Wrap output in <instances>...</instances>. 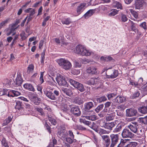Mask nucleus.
I'll return each mask as SVG.
<instances>
[{
  "label": "nucleus",
  "mask_w": 147,
  "mask_h": 147,
  "mask_svg": "<svg viewBox=\"0 0 147 147\" xmlns=\"http://www.w3.org/2000/svg\"><path fill=\"white\" fill-rule=\"evenodd\" d=\"M49 80H47V82L48 84L51 86H53L55 84L54 82L55 81L53 77L49 76Z\"/></svg>",
  "instance_id": "nucleus-30"
},
{
  "label": "nucleus",
  "mask_w": 147,
  "mask_h": 147,
  "mask_svg": "<svg viewBox=\"0 0 147 147\" xmlns=\"http://www.w3.org/2000/svg\"><path fill=\"white\" fill-rule=\"evenodd\" d=\"M121 129V127L120 126H118L114 129L113 132L114 133H117L120 131Z\"/></svg>",
  "instance_id": "nucleus-51"
},
{
  "label": "nucleus",
  "mask_w": 147,
  "mask_h": 147,
  "mask_svg": "<svg viewBox=\"0 0 147 147\" xmlns=\"http://www.w3.org/2000/svg\"><path fill=\"white\" fill-rule=\"evenodd\" d=\"M49 120L51 123L52 124L55 125L56 124V121L55 119L50 117H48Z\"/></svg>",
  "instance_id": "nucleus-49"
},
{
  "label": "nucleus",
  "mask_w": 147,
  "mask_h": 147,
  "mask_svg": "<svg viewBox=\"0 0 147 147\" xmlns=\"http://www.w3.org/2000/svg\"><path fill=\"white\" fill-rule=\"evenodd\" d=\"M71 72L74 75H77L80 73V71L78 69H74Z\"/></svg>",
  "instance_id": "nucleus-58"
},
{
  "label": "nucleus",
  "mask_w": 147,
  "mask_h": 147,
  "mask_svg": "<svg viewBox=\"0 0 147 147\" xmlns=\"http://www.w3.org/2000/svg\"><path fill=\"white\" fill-rule=\"evenodd\" d=\"M96 100L98 102H101L107 100V98L105 96H103L97 98Z\"/></svg>",
  "instance_id": "nucleus-42"
},
{
  "label": "nucleus",
  "mask_w": 147,
  "mask_h": 147,
  "mask_svg": "<svg viewBox=\"0 0 147 147\" xmlns=\"http://www.w3.org/2000/svg\"><path fill=\"white\" fill-rule=\"evenodd\" d=\"M94 107V104L92 102L86 103L84 105V107L85 110H89Z\"/></svg>",
  "instance_id": "nucleus-17"
},
{
  "label": "nucleus",
  "mask_w": 147,
  "mask_h": 147,
  "mask_svg": "<svg viewBox=\"0 0 147 147\" xmlns=\"http://www.w3.org/2000/svg\"><path fill=\"white\" fill-rule=\"evenodd\" d=\"M74 87L76 88L78 90L81 92H83L85 90L84 88L83 85L82 84L78 82L77 83L76 86Z\"/></svg>",
  "instance_id": "nucleus-24"
},
{
  "label": "nucleus",
  "mask_w": 147,
  "mask_h": 147,
  "mask_svg": "<svg viewBox=\"0 0 147 147\" xmlns=\"http://www.w3.org/2000/svg\"><path fill=\"white\" fill-rule=\"evenodd\" d=\"M143 81V80L142 78H140L138 82L130 81L129 84L133 86H134L135 87H138L139 86H140L142 85V83Z\"/></svg>",
  "instance_id": "nucleus-16"
},
{
  "label": "nucleus",
  "mask_w": 147,
  "mask_h": 147,
  "mask_svg": "<svg viewBox=\"0 0 147 147\" xmlns=\"http://www.w3.org/2000/svg\"><path fill=\"white\" fill-rule=\"evenodd\" d=\"M70 112L74 115L78 116L80 115L81 112L78 106L71 107L70 110Z\"/></svg>",
  "instance_id": "nucleus-12"
},
{
  "label": "nucleus",
  "mask_w": 147,
  "mask_h": 147,
  "mask_svg": "<svg viewBox=\"0 0 147 147\" xmlns=\"http://www.w3.org/2000/svg\"><path fill=\"white\" fill-rule=\"evenodd\" d=\"M7 20H6L0 23V29H1L3 27H4L7 23Z\"/></svg>",
  "instance_id": "nucleus-57"
},
{
  "label": "nucleus",
  "mask_w": 147,
  "mask_h": 147,
  "mask_svg": "<svg viewBox=\"0 0 147 147\" xmlns=\"http://www.w3.org/2000/svg\"><path fill=\"white\" fill-rule=\"evenodd\" d=\"M16 109H18V110L21 109L22 107V104L20 102H18L16 103V105L15 107Z\"/></svg>",
  "instance_id": "nucleus-52"
},
{
  "label": "nucleus",
  "mask_w": 147,
  "mask_h": 147,
  "mask_svg": "<svg viewBox=\"0 0 147 147\" xmlns=\"http://www.w3.org/2000/svg\"><path fill=\"white\" fill-rule=\"evenodd\" d=\"M129 11L135 18L136 19L138 18V15L137 12L134 11L132 9H129Z\"/></svg>",
  "instance_id": "nucleus-44"
},
{
  "label": "nucleus",
  "mask_w": 147,
  "mask_h": 147,
  "mask_svg": "<svg viewBox=\"0 0 147 147\" xmlns=\"http://www.w3.org/2000/svg\"><path fill=\"white\" fill-rule=\"evenodd\" d=\"M137 113V111L133 109H128L126 110V115L127 117H133L136 115Z\"/></svg>",
  "instance_id": "nucleus-10"
},
{
  "label": "nucleus",
  "mask_w": 147,
  "mask_h": 147,
  "mask_svg": "<svg viewBox=\"0 0 147 147\" xmlns=\"http://www.w3.org/2000/svg\"><path fill=\"white\" fill-rule=\"evenodd\" d=\"M111 142L109 147H114L117 144L119 140L118 134H112L110 136Z\"/></svg>",
  "instance_id": "nucleus-5"
},
{
  "label": "nucleus",
  "mask_w": 147,
  "mask_h": 147,
  "mask_svg": "<svg viewBox=\"0 0 147 147\" xmlns=\"http://www.w3.org/2000/svg\"><path fill=\"white\" fill-rule=\"evenodd\" d=\"M113 6L114 7L117 8V9H123V6L119 2L115 1L113 3Z\"/></svg>",
  "instance_id": "nucleus-21"
},
{
  "label": "nucleus",
  "mask_w": 147,
  "mask_h": 147,
  "mask_svg": "<svg viewBox=\"0 0 147 147\" xmlns=\"http://www.w3.org/2000/svg\"><path fill=\"white\" fill-rule=\"evenodd\" d=\"M74 102L79 105L82 104L84 101L82 96H79L75 97L74 99Z\"/></svg>",
  "instance_id": "nucleus-15"
},
{
  "label": "nucleus",
  "mask_w": 147,
  "mask_h": 147,
  "mask_svg": "<svg viewBox=\"0 0 147 147\" xmlns=\"http://www.w3.org/2000/svg\"><path fill=\"white\" fill-rule=\"evenodd\" d=\"M23 86L25 88L30 91L34 92L35 91L33 86L30 84H25Z\"/></svg>",
  "instance_id": "nucleus-18"
},
{
  "label": "nucleus",
  "mask_w": 147,
  "mask_h": 147,
  "mask_svg": "<svg viewBox=\"0 0 147 147\" xmlns=\"http://www.w3.org/2000/svg\"><path fill=\"white\" fill-rule=\"evenodd\" d=\"M96 79H95L94 78H92L90 80L86 81V83L88 84L94 85L96 84L95 81Z\"/></svg>",
  "instance_id": "nucleus-35"
},
{
  "label": "nucleus",
  "mask_w": 147,
  "mask_h": 147,
  "mask_svg": "<svg viewBox=\"0 0 147 147\" xmlns=\"http://www.w3.org/2000/svg\"><path fill=\"white\" fill-rule=\"evenodd\" d=\"M139 112L142 113H147V105L140 107L138 109Z\"/></svg>",
  "instance_id": "nucleus-23"
},
{
  "label": "nucleus",
  "mask_w": 147,
  "mask_h": 147,
  "mask_svg": "<svg viewBox=\"0 0 147 147\" xmlns=\"http://www.w3.org/2000/svg\"><path fill=\"white\" fill-rule=\"evenodd\" d=\"M95 10L90 9L88 10L85 14L83 16V17L85 19H87L90 17L94 13Z\"/></svg>",
  "instance_id": "nucleus-20"
},
{
  "label": "nucleus",
  "mask_w": 147,
  "mask_h": 147,
  "mask_svg": "<svg viewBox=\"0 0 147 147\" xmlns=\"http://www.w3.org/2000/svg\"><path fill=\"white\" fill-rule=\"evenodd\" d=\"M34 66L33 64L30 65L28 67L27 73L29 74L32 72L34 70Z\"/></svg>",
  "instance_id": "nucleus-34"
},
{
  "label": "nucleus",
  "mask_w": 147,
  "mask_h": 147,
  "mask_svg": "<svg viewBox=\"0 0 147 147\" xmlns=\"http://www.w3.org/2000/svg\"><path fill=\"white\" fill-rule=\"evenodd\" d=\"M44 94L49 99L55 100H56L57 98L53 93L50 90L47 88L44 90Z\"/></svg>",
  "instance_id": "nucleus-6"
},
{
  "label": "nucleus",
  "mask_w": 147,
  "mask_h": 147,
  "mask_svg": "<svg viewBox=\"0 0 147 147\" xmlns=\"http://www.w3.org/2000/svg\"><path fill=\"white\" fill-rule=\"evenodd\" d=\"M106 123L105 121L103 120L100 121V125L101 127H104L105 128V126L106 124Z\"/></svg>",
  "instance_id": "nucleus-60"
},
{
  "label": "nucleus",
  "mask_w": 147,
  "mask_h": 147,
  "mask_svg": "<svg viewBox=\"0 0 147 147\" xmlns=\"http://www.w3.org/2000/svg\"><path fill=\"white\" fill-rule=\"evenodd\" d=\"M56 61L61 67L66 70L70 69L72 67L71 63L68 60L61 58L56 60Z\"/></svg>",
  "instance_id": "nucleus-2"
},
{
  "label": "nucleus",
  "mask_w": 147,
  "mask_h": 147,
  "mask_svg": "<svg viewBox=\"0 0 147 147\" xmlns=\"http://www.w3.org/2000/svg\"><path fill=\"white\" fill-rule=\"evenodd\" d=\"M101 137L104 141L106 147H108L109 146H110L111 142L109 136L107 135H104L102 136Z\"/></svg>",
  "instance_id": "nucleus-13"
},
{
  "label": "nucleus",
  "mask_w": 147,
  "mask_h": 147,
  "mask_svg": "<svg viewBox=\"0 0 147 147\" xmlns=\"http://www.w3.org/2000/svg\"><path fill=\"white\" fill-rule=\"evenodd\" d=\"M104 107L103 104H101L98 105L95 109V111L97 113H98Z\"/></svg>",
  "instance_id": "nucleus-47"
},
{
  "label": "nucleus",
  "mask_w": 147,
  "mask_h": 147,
  "mask_svg": "<svg viewBox=\"0 0 147 147\" xmlns=\"http://www.w3.org/2000/svg\"><path fill=\"white\" fill-rule=\"evenodd\" d=\"M129 20L130 21L131 24V29L134 31H135L136 29V28L135 27V24L133 22L130 21V20Z\"/></svg>",
  "instance_id": "nucleus-59"
},
{
  "label": "nucleus",
  "mask_w": 147,
  "mask_h": 147,
  "mask_svg": "<svg viewBox=\"0 0 147 147\" xmlns=\"http://www.w3.org/2000/svg\"><path fill=\"white\" fill-rule=\"evenodd\" d=\"M68 143L70 144H71L74 142H75L76 141V140L74 139V138H72L71 137H68L66 138L65 140Z\"/></svg>",
  "instance_id": "nucleus-37"
},
{
  "label": "nucleus",
  "mask_w": 147,
  "mask_h": 147,
  "mask_svg": "<svg viewBox=\"0 0 147 147\" xmlns=\"http://www.w3.org/2000/svg\"><path fill=\"white\" fill-rule=\"evenodd\" d=\"M118 12V10L116 9H113L112 10L110 13H109V16H114L117 14Z\"/></svg>",
  "instance_id": "nucleus-36"
},
{
  "label": "nucleus",
  "mask_w": 147,
  "mask_h": 147,
  "mask_svg": "<svg viewBox=\"0 0 147 147\" xmlns=\"http://www.w3.org/2000/svg\"><path fill=\"white\" fill-rule=\"evenodd\" d=\"M86 71L88 73L90 74H96L99 73L97 68L94 66L88 67L86 69Z\"/></svg>",
  "instance_id": "nucleus-11"
},
{
  "label": "nucleus",
  "mask_w": 147,
  "mask_h": 147,
  "mask_svg": "<svg viewBox=\"0 0 147 147\" xmlns=\"http://www.w3.org/2000/svg\"><path fill=\"white\" fill-rule=\"evenodd\" d=\"M10 96L12 97L17 96L20 94V93L19 92L14 90L10 91Z\"/></svg>",
  "instance_id": "nucleus-28"
},
{
  "label": "nucleus",
  "mask_w": 147,
  "mask_h": 147,
  "mask_svg": "<svg viewBox=\"0 0 147 147\" xmlns=\"http://www.w3.org/2000/svg\"><path fill=\"white\" fill-rule=\"evenodd\" d=\"M88 118L87 119L92 121H95L98 119L97 117L96 116L94 115V114L92 115L90 117H88Z\"/></svg>",
  "instance_id": "nucleus-50"
},
{
  "label": "nucleus",
  "mask_w": 147,
  "mask_h": 147,
  "mask_svg": "<svg viewBox=\"0 0 147 147\" xmlns=\"http://www.w3.org/2000/svg\"><path fill=\"white\" fill-rule=\"evenodd\" d=\"M109 132V131H107L103 129H101L99 130V133L100 135H101L103 134H108Z\"/></svg>",
  "instance_id": "nucleus-55"
},
{
  "label": "nucleus",
  "mask_w": 147,
  "mask_h": 147,
  "mask_svg": "<svg viewBox=\"0 0 147 147\" xmlns=\"http://www.w3.org/2000/svg\"><path fill=\"white\" fill-rule=\"evenodd\" d=\"M1 93L3 94H1V96L6 95L9 97H10V95L11 94H10V92H9L7 90L1 89Z\"/></svg>",
  "instance_id": "nucleus-33"
},
{
  "label": "nucleus",
  "mask_w": 147,
  "mask_h": 147,
  "mask_svg": "<svg viewBox=\"0 0 147 147\" xmlns=\"http://www.w3.org/2000/svg\"><path fill=\"white\" fill-rule=\"evenodd\" d=\"M115 116V113H111L106 115V119L107 121L112 120L114 119Z\"/></svg>",
  "instance_id": "nucleus-26"
},
{
  "label": "nucleus",
  "mask_w": 147,
  "mask_h": 147,
  "mask_svg": "<svg viewBox=\"0 0 147 147\" xmlns=\"http://www.w3.org/2000/svg\"><path fill=\"white\" fill-rule=\"evenodd\" d=\"M140 95V92L139 91H137L135 92L132 96V98H135L139 97Z\"/></svg>",
  "instance_id": "nucleus-56"
},
{
  "label": "nucleus",
  "mask_w": 147,
  "mask_h": 147,
  "mask_svg": "<svg viewBox=\"0 0 147 147\" xmlns=\"http://www.w3.org/2000/svg\"><path fill=\"white\" fill-rule=\"evenodd\" d=\"M75 52L83 56L93 57L94 55L93 52L87 49L85 46L81 45H78L76 47Z\"/></svg>",
  "instance_id": "nucleus-1"
},
{
  "label": "nucleus",
  "mask_w": 147,
  "mask_h": 147,
  "mask_svg": "<svg viewBox=\"0 0 147 147\" xmlns=\"http://www.w3.org/2000/svg\"><path fill=\"white\" fill-rule=\"evenodd\" d=\"M140 26L143 28L144 30H146V23L145 22H143L142 23Z\"/></svg>",
  "instance_id": "nucleus-63"
},
{
  "label": "nucleus",
  "mask_w": 147,
  "mask_h": 147,
  "mask_svg": "<svg viewBox=\"0 0 147 147\" xmlns=\"http://www.w3.org/2000/svg\"><path fill=\"white\" fill-rule=\"evenodd\" d=\"M56 80L58 84L61 86H64L66 85L67 82L64 77L61 75L57 76Z\"/></svg>",
  "instance_id": "nucleus-8"
},
{
  "label": "nucleus",
  "mask_w": 147,
  "mask_h": 147,
  "mask_svg": "<svg viewBox=\"0 0 147 147\" xmlns=\"http://www.w3.org/2000/svg\"><path fill=\"white\" fill-rule=\"evenodd\" d=\"M61 22L63 24L68 25L71 22L70 19L67 18L62 20Z\"/></svg>",
  "instance_id": "nucleus-40"
},
{
  "label": "nucleus",
  "mask_w": 147,
  "mask_h": 147,
  "mask_svg": "<svg viewBox=\"0 0 147 147\" xmlns=\"http://www.w3.org/2000/svg\"><path fill=\"white\" fill-rule=\"evenodd\" d=\"M127 127L129 128L133 133L137 135L140 134V133L139 131V124L137 122H131L129 124Z\"/></svg>",
  "instance_id": "nucleus-3"
},
{
  "label": "nucleus",
  "mask_w": 147,
  "mask_h": 147,
  "mask_svg": "<svg viewBox=\"0 0 147 147\" xmlns=\"http://www.w3.org/2000/svg\"><path fill=\"white\" fill-rule=\"evenodd\" d=\"M74 66L75 67H80L82 65V64L79 61H75L74 63Z\"/></svg>",
  "instance_id": "nucleus-48"
},
{
  "label": "nucleus",
  "mask_w": 147,
  "mask_h": 147,
  "mask_svg": "<svg viewBox=\"0 0 147 147\" xmlns=\"http://www.w3.org/2000/svg\"><path fill=\"white\" fill-rule=\"evenodd\" d=\"M86 4L85 3H82L78 6L76 8V16L79 15L85 9Z\"/></svg>",
  "instance_id": "nucleus-9"
},
{
  "label": "nucleus",
  "mask_w": 147,
  "mask_h": 147,
  "mask_svg": "<svg viewBox=\"0 0 147 147\" xmlns=\"http://www.w3.org/2000/svg\"><path fill=\"white\" fill-rule=\"evenodd\" d=\"M16 81V84L17 86H20L23 82V80L21 76L20 75L18 76Z\"/></svg>",
  "instance_id": "nucleus-25"
},
{
  "label": "nucleus",
  "mask_w": 147,
  "mask_h": 147,
  "mask_svg": "<svg viewBox=\"0 0 147 147\" xmlns=\"http://www.w3.org/2000/svg\"><path fill=\"white\" fill-rule=\"evenodd\" d=\"M25 11L26 13H30V16L33 15L35 13V11L34 9L31 8H29L25 10Z\"/></svg>",
  "instance_id": "nucleus-46"
},
{
  "label": "nucleus",
  "mask_w": 147,
  "mask_h": 147,
  "mask_svg": "<svg viewBox=\"0 0 147 147\" xmlns=\"http://www.w3.org/2000/svg\"><path fill=\"white\" fill-rule=\"evenodd\" d=\"M16 28H11L10 29L9 32H7L6 33V35L7 36H8L10 35L14 31Z\"/></svg>",
  "instance_id": "nucleus-61"
},
{
  "label": "nucleus",
  "mask_w": 147,
  "mask_h": 147,
  "mask_svg": "<svg viewBox=\"0 0 147 147\" xmlns=\"http://www.w3.org/2000/svg\"><path fill=\"white\" fill-rule=\"evenodd\" d=\"M121 135L123 138H133L134 137V134L132 133L129 129L125 128L123 130Z\"/></svg>",
  "instance_id": "nucleus-4"
},
{
  "label": "nucleus",
  "mask_w": 147,
  "mask_h": 147,
  "mask_svg": "<svg viewBox=\"0 0 147 147\" xmlns=\"http://www.w3.org/2000/svg\"><path fill=\"white\" fill-rule=\"evenodd\" d=\"M2 144L5 147H8V146L6 141V139L3 138L1 141Z\"/></svg>",
  "instance_id": "nucleus-53"
},
{
  "label": "nucleus",
  "mask_w": 147,
  "mask_h": 147,
  "mask_svg": "<svg viewBox=\"0 0 147 147\" xmlns=\"http://www.w3.org/2000/svg\"><path fill=\"white\" fill-rule=\"evenodd\" d=\"M100 59L104 61H111L113 60L112 57L109 56L106 57L102 56L100 58Z\"/></svg>",
  "instance_id": "nucleus-31"
},
{
  "label": "nucleus",
  "mask_w": 147,
  "mask_h": 147,
  "mask_svg": "<svg viewBox=\"0 0 147 147\" xmlns=\"http://www.w3.org/2000/svg\"><path fill=\"white\" fill-rule=\"evenodd\" d=\"M118 75V72L117 70L111 69L107 71V78H114L117 77Z\"/></svg>",
  "instance_id": "nucleus-7"
},
{
  "label": "nucleus",
  "mask_w": 147,
  "mask_h": 147,
  "mask_svg": "<svg viewBox=\"0 0 147 147\" xmlns=\"http://www.w3.org/2000/svg\"><path fill=\"white\" fill-rule=\"evenodd\" d=\"M112 103L111 102H107L105 104V107L107 108L109 107Z\"/></svg>",
  "instance_id": "nucleus-64"
},
{
  "label": "nucleus",
  "mask_w": 147,
  "mask_h": 147,
  "mask_svg": "<svg viewBox=\"0 0 147 147\" xmlns=\"http://www.w3.org/2000/svg\"><path fill=\"white\" fill-rule=\"evenodd\" d=\"M127 141L126 140H121L120 143L118 144L117 147H125Z\"/></svg>",
  "instance_id": "nucleus-29"
},
{
  "label": "nucleus",
  "mask_w": 147,
  "mask_h": 147,
  "mask_svg": "<svg viewBox=\"0 0 147 147\" xmlns=\"http://www.w3.org/2000/svg\"><path fill=\"white\" fill-rule=\"evenodd\" d=\"M11 119L12 118L11 117H8L3 122V125H6L11 121Z\"/></svg>",
  "instance_id": "nucleus-43"
},
{
  "label": "nucleus",
  "mask_w": 147,
  "mask_h": 147,
  "mask_svg": "<svg viewBox=\"0 0 147 147\" xmlns=\"http://www.w3.org/2000/svg\"><path fill=\"white\" fill-rule=\"evenodd\" d=\"M115 123L113 122H111L108 123H107L106 126H105V128L111 131L112 130L113 128L115 127Z\"/></svg>",
  "instance_id": "nucleus-22"
},
{
  "label": "nucleus",
  "mask_w": 147,
  "mask_h": 147,
  "mask_svg": "<svg viewBox=\"0 0 147 147\" xmlns=\"http://www.w3.org/2000/svg\"><path fill=\"white\" fill-rule=\"evenodd\" d=\"M143 2L141 1L140 0H137L135 4L136 8L138 9H140L142 6Z\"/></svg>",
  "instance_id": "nucleus-27"
},
{
  "label": "nucleus",
  "mask_w": 147,
  "mask_h": 147,
  "mask_svg": "<svg viewBox=\"0 0 147 147\" xmlns=\"http://www.w3.org/2000/svg\"><path fill=\"white\" fill-rule=\"evenodd\" d=\"M32 100L34 103L36 105H38L40 103V100L39 98L36 96H33Z\"/></svg>",
  "instance_id": "nucleus-32"
},
{
  "label": "nucleus",
  "mask_w": 147,
  "mask_h": 147,
  "mask_svg": "<svg viewBox=\"0 0 147 147\" xmlns=\"http://www.w3.org/2000/svg\"><path fill=\"white\" fill-rule=\"evenodd\" d=\"M61 91L62 93H64L69 96H70L72 94V91L69 89L62 88L61 89Z\"/></svg>",
  "instance_id": "nucleus-19"
},
{
  "label": "nucleus",
  "mask_w": 147,
  "mask_h": 147,
  "mask_svg": "<svg viewBox=\"0 0 147 147\" xmlns=\"http://www.w3.org/2000/svg\"><path fill=\"white\" fill-rule=\"evenodd\" d=\"M142 122L145 124H147V116L142 118L141 119Z\"/></svg>",
  "instance_id": "nucleus-62"
},
{
  "label": "nucleus",
  "mask_w": 147,
  "mask_h": 147,
  "mask_svg": "<svg viewBox=\"0 0 147 147\" xmlns=\"http://www.w3.org/2000/svg\"><path fill=\"white\" fill-rule=\"evenodd\" d=\"M137 145V144L136 142H131L128 144H127L125 147H136Z\"/></svg>",
  "instance_id": "nucleus-39"
},
{
  "label": "nucleus",
  "mask_w": 147,
  "mask_h": 147,
  "mask_svg": "<svg viewBox=\"0 0 147 147\" xmlns=\"http://www.w3.org/2000/svg\"><path fill=\"white\" fill-rule=\"evenodd\" d=\"M125 100V98L124 97L120 96H118L113 100V101L115 103H120L124 102Z\"/></svg>",
  "instance_id": "nucleus-14"
},
{
  "label": "nucleus",
  "mask_w": 147,
  "mask_h": 147,
  "mask_svg": "<svg viewBox=\"0 0 147 147\" xmlns=\"http://www.w3.org/2000/svg\"><path fill=\"white\" fill-rule=\"evenodd\" d=\"M65 129H64L63 128H61L58 131L57 133V135L58 137H60L61 135L65 132Z\"/></svg>",
  "instance_id": "nucleus-45"
},
{
  "label": "nucleus",
  "mask_w": 147,
  "mask_h": 147,
  "mask_svg": "<svg viewBox=\"0 0 147 147\" xmlns=\"http://www.w3.org/2000/svg\"><path fill=\"white\" fill-rule=\"evenodd\" d=\"M94 112L92 111H88L86 112V116H84L87 119H88V117H90L92 115L94 114Z\"/></svg>",
  "instance_id": "nucleus-41"
},
{
  "label": "nucleus",
  "mask_w": 147,
  "mask_h": 147,
  "mask_svg": "<svg viewBox=\"0 0 147 147\" xmlns=\"http://www.w3.org/2000/svg\"><path fill=\"white\" fill-rule=\"evenodd\" d=\"M128 18L127 16L124 14L122 15L121 16V20L123 22H125L127 20Z\"/></svg>",
  "instance_id": "nucleus-54"
},
{
  "label": "nucleus",
  "mask_w": 147,
  "mask_h": 147,
  "mask_svg": "<svg viewBox=\"0 0 147 147\" xmlns=\"http://www.w3.org/2000/svg\"><path fill=\"white\" fill-rule=\"evenodd\" d=\"M68 81L70 83L71 85L74 87H75V86H76V85L78 82L74 79L70 78L68 79Z\"/></svg>",
  "instance_id": "nucleus-38"
}]
</instances>
